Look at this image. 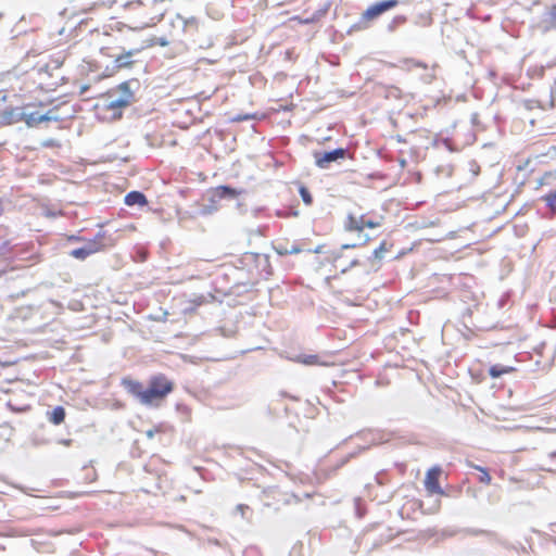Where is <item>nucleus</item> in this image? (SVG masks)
Here are the masks:
<instances>
[{
    "mask_svg": "<svg viewBox=\"0 0 556 556\" xmlns=\"http://www.w3.org/2000/svg\"><path fill=\"white\" fill-rule=\"evenodd\" d=\"M237 508L241 511L242 515H244V510L248 509L249 507L247 505L240 504L238 505Z\"/></svg>",
    "mask_w": 556,
    "mask_h": 556,
    "instance_id": "obj_26",
    "label": "nucleus"
},
{
    "mask_svg": "<svg viewBox=\"0 0 556 556\" xmlns=\"http://www.w3.org/2000/svg\"><path fill=\"white\" fill-rule=\"evenodd\" d=\"M298 361L304 365L308 366H329L330 364L327 362H323L319 359L318 355H302L298 357Z\"/></svg>",
    "mask_w": 556,
    "mask_h": 556,
    "instance_id": "obj_14",
    "label": "nucleus"
},
{
    "mask_svg": "<svg viewBox=\"0 0 556 556\" xmlns=\"http://www.w3.org/2000/svg\"><path fill=\"white\" fill-rule=\"evenodd\" d=\"M239 192L228 186H218L213 189V197L216 199H235Z\"/></svg>",
    "mask_w": 556,
    "mask_h": 556,
    "instance_id": "obj_11",
    "label": "nucleus"
},
{
    "mask_svg": "<svg viewBox=\"0 0 556 556\" xmlns=\"http://www.w3.org/2000/svg\"><path fill=\"white\" fill-rule=\"evenodd\" d=\"M125 105H126L125 101L114 100V101H111V102L104 104V108L106 110H111L112 116L116 118V117H121V115H122L121 109L124 108Z\"/></svg>",
    "mask_w": 556,
    "mask_h": 556,
    "instance_id": "obj_17",
    "label": "nucleus"
},
{
    "mask_svg": "<svg viewBox=\"0 0 556 556\" xmlns=\"http://www.w3.org/2000/svg\"><path fill=\"white\" fill-rule=\"evenodd\" d=\"M124 389L137 397L143 405H159L175 389V383L164 374H156L150 377L148 387L144 389L142 383L131 378H123Z\"/></svg>",
    "mask_w": 556,
    "mask_h": 556,
    "instance_id": "obj_1",
    "label": "nucleus"
},
{
    "mask_svg": "<svg viewBox=\"0 0 556 556\" xmlns=\"http://www.w3.org/2000/svg\"><path fill=\"white\" fill-rule=\"evenodd\" d=\"M300 194H301V198H302L303 202L306 205L312 204L313 197H312L311 192L305 187H301L300 188Z\"/></svg>",
    "mask_w": 556,
    "mask_h": 556,
    "instance_id": "obj_22",
    "label": "nucleus"
},
{
    "mask_svg": "<svg viewBox=\"0 0 556 556\" xmlns=\"http://www.w3.org/2000/svg\"><path fill=\"white\" fill-rule=\"evenodd\" d=\"M41 147H43V148H60L61 143L55 139H47L41 142Z\"/></svg>",
    "mask_w": 556,
    "mask_h": 556,
    "instance_id": "obj_24",
    "label": "nucleus"
},
{
    "mask_svg": "<svg viewBox=\"0 0 556 556\" xmlns=\"http://www.w3.org/2000/svg\"><path fill=\"white\" fill-rule=\"evenodd\" d=\"M65 416L66 413L62 406H56L47 414L48 420L55 426L61 425L65 420Z\"/></svg>",
    "mask_w": 556,
    "mask_h": 556,
    "instance_id": "obj_12",
    "label": "nucleus"
},
{
    "mask_svg": "<svg viewBox=\"0 0 556 556\" xmlns=\"http://www.w3.org/2000/svg\"><path fill=\"white\" fill-rule=\"evenodd\" d=\"M70 255L73 256L74 258L84 261L88 256H90V251H88L86 248L83 247V248L72 250Z\"/></svg>",
    "mask_w": 556,
    "mask_h": 556,
    "instance_id": "obj_19",
    "label": "nucleus"
},
{
    "mask_svg": "<svg viewBox=\"0 0 556 556\" xmlns=\"http://www.w3.org/2000/svg\"><path fill=\"white\" fill-rule=\"evenodd\" d=\"M125 204L128 206L139 205L144 206L148 204L147 197L140 191H130L125 195Z\"/></svg>",
    "mask_w": 556,
    "mask_h": 556,
    "instance_id": "obj_10",
    "label": "nucleus"
},
{
    "mask_svg": "<svg viewBox=\"0 0 556 556\" xmlns=\"http://www.w3.org/2000/svg\"><path fill=\"white\" fill-rule=\"evenodd\" d=\"M546 21L551 26L556 27V4L549 8Z\"/></svg>",
    "mask_w": 556,
    "mask_h": 556,
    "instance_id": "obj_23",
    "label": "nucleus"
},
{
    "mask_svg": "<svg viewBox=\"0 0 556 556\" xmlns=\"http://www.w3.org/2000/svg\"><path fill=\"white\" fill-rule=\"evenodd\" d=\"M346 150L343 148L336 149L329 152H315L314 159L315 164L320 168H326L331 162H336L340 159H344L346 155Z\"/></svg>",
    "mask_w": 556,
    "mask_h": 556,
    "instance_id": "obj_8",
    "label": "nucleus"
},
{
    "mask_svg": "<svg viewBox=\"0 0 556 556\" xmlns=\"http://www.w3.org/2000/svg\"><path fill=\"white\" fill-rule=\"evenodd\" d=\"M380 226L379 222L367 218L365 215L355 216L350 214L345 220L344 227L349 231H362L365 227L377 228Z\"/></svg>",
    "mask_w": 556,
    "mask_h": 556,
    "instance_id": "obj_7",
    "label": "nucleus"
},
{
    "mask_svg": "<svg viewBox=\"0 0 556 556\" xmlns=\"http://www.w3.org/2000/svg\"><path fill=\"white\" fill-rule=\"evenodd\" d=\"M161 432H163V428H162V426H157V427H154L153 429L148 430L147 437L151 439L154 437V434L161 433Z\"/></svg>",
    "mask_w": 556,
    "mask_h": 556,
    "instance_id": "obj_25",
    "label": "nucleus"
},
{
    "mask_svg": "<svg viewBox=\"0 0 556 556\" xmlns=\"http://www.w3.org/2000/svg\"><path fill=\"white\" fill-rule=\"evenodd\" d=\"M544 200L546 201V204L551 208L552 213H556V191L545 195Z\"/></svg>",
    "mask_w": 556,
    "mask_h": 556,
    "instance_id": "obj_21",
    "label": "nucleus"
},
{
    "mask_svg": "<svg viewBox=\"0 0 556 556\" xmlns=\"http://www.w3.org/2000/svg\"><path fill=\"white\" fill-rule=\"evenodd\" d=\"M513 371H515L514 367L502 366V365H498V364L491 366L490 369H489V374H490V376L492 378H498L502 375L510 374Z\"/></svg>",
    "mask_w": 556,
    "mask_h": 556,
    "instance_id": "obj_15",
    "label": "nucleus"
},
{
    "mask_svg": "<svg viewBox=\"0 0 556 556\" xmlns=\"http://www.w3.org/2000/svg\"><path fill=\"white\" fill-rule=\"evenodd\" d=\"M68 239H70L71 241H81V240H83V239H81L80 237H78V236H71Z\"/></svg>",
    "mask_w": 556,
    "mask_h": 556,
    "instance_id": "obj_27",
    "label": "nucleus"
},
{
    "mask_svg": "<svg viewBox=\"0 0 556 556\" xmlns=\"http://www.w3.org/2000/svg\"><path fill=\"white\" fill-rule=\"evenodd\" d=\"M126 16L138 28L152 27L166 12L164 0H132L124 4Z\"/></svg>",
    "mask_w": 556,
    "mask_h": 556,
    "instance_id": "obj_2",
    "label": "nucleus"
},
{
    "mask_svg": "<svg viewBox=\"0 0 556 556\" xmlns=\"http://www.w3.org/2000/svg\"><path fill=\"white\" fill-rule=\"evenodd\" d=\"M172 29L167 35L156 38L157 45L166 47L173 43H186L188 40H194L199 33V21L194 17L182 18L177 15L170 22Z\"/></svg>",
    "mask_w": 556,
    "mask_h": 556,
    "instance_id": "obj_3",
    "label": "nucleus"
},
{
    "mask_svg": "<svg viewBox=\"0 0 556 556\" xmlns=\"http://www.w3.org/2000/svg\"><path fill=\"white\" fill-rule=\"evenodd\" d=\"M443 473V469L439 465L432 466L426 471L424 485L428 495H446L440 484V478Z\"/></svg>",
    "mask_w": 556,
    "mask_h": 556,
    "instance_id": "obj_4",
    "label": "nucleus"
},
{
    "mask_svg": "<svg viewBox=\"0 0 556 556\" xmlns=\"http://www.w3.org/2000/svg\"><path fill=\"white\" fill-rule=\"evenodd\" d=\"M470 467L478 470L480 472L478 480L480 483L484 485H490L492 482V477L489 472V470L484 467H481L479 465L470 464Z\"/></svg>",
    "mask_w": 556,
    "mask_h": 556,
    "instance_id": "obj_16",
    "label": "nucleus"
},
{
    "mask_svg": "<svg viewBox=\"0 0 556 556\" xmlns=\"http://www.w3.org/2000/svg\"><path fill=\"white\" fill-rule=\"evenodd\" d=\"M88 251H90V255L91 254H94V253H98V252H101V251H104L103 247L102 245H99L97 243V240H94L93 238L88 240L86 247H85Z\"/></svg>",
    "mask_w": 556,
    "mask_h": 556,
    "instance_id": "obj_20",
    "label": "nucleus"
},
{
    "mask_svg": "<svg viewBox=\"0 0 556 556\" xmlns=\"http://www.w3.org/2000/svg\"><path fill=\"white\" fill-rule=\"evenodd\" d=\"M155 45H157L156 37L143 41L139 47L132 48V49L128 50L127 52L118 54L114 61L115 67L118 70L131 67L135 64V60H132V58L136 54H138L141 51H143L144 49L153 47Z\"/></svg>",
    "mask_w": 556,
    "mask_h": 556,
    "instance_id": "obj_5",
    "label": "nucleus"
},
{
    "mask_svg": "<svg viewBox=\"0 0 556 556\" xmlns=\"http://www.w3.org/2000/svg\"><path fill=\"white\" fill-rule=\"evenodd\" d=\"M325 12H314L309 15L292 16L289 21L298 22L299 24H313L318 22Z\"/></svg>",
    "mask_w": 556,
    "mask_h": 556,
    "instance_id": "obj_13",
    "label": "nucleus"
},
{
    "mask_svg": "<svg viewBox=\"0 0 556 556\" xmlns=\"http://www.w3.org/2000/svg\"><path fill=\"white\" fill-rule=\"evenodd\" d=\"M399 0H387L375 3L366 9V11L362 14V20L365 22H370L384 12L395 8Z\"/></svg>",
    "mask_w": 556,
    "mask_h": 556,
    "instance_id": "obj_6",
    "label": "nucleus"
},
{
    "mask_svg": "<svg viewBox=\"0 0 556 556\" xmlns=\"http://www.w3.org/2000/svg\"><path fill=\"white\" fill-rule=\"evenodd\" d=\"M402 67L406 70H413V68H422L427 70L428 65L421 61L415 60V59H404L401 61Z\"/></svg>",
    "mask_w": 556,
    "mask_h": 556,
    "instance_id": "obj_18",
    "label": "nucleus"
},
{
    "mask_svg": "<svg viewBox=\"0 0 556 556\" xmlns=\"http://www.w3.org/2000/svg\"><path fill=\"white\" fill-rule=\"evenodd\" d=\"M93 239L97 240V243L102 245L104 250L113 248L118 241V238L108 230H99Z\"/></svg>",
    "mask_w": 556,
    "mask_h": 556,
    "instance_id": "obj_9",
    "label": "nucleus"
}]
</instances>
